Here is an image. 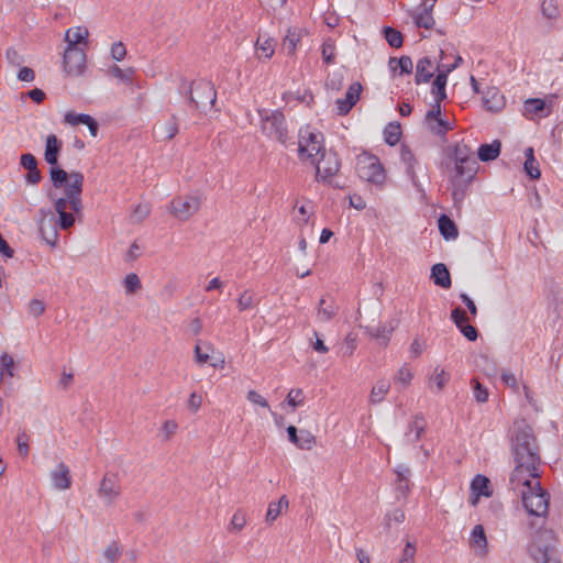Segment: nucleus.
<instances>
[{
  "label": "nucleus",
  "mask_w": 563,
  "mask_h": 563,
  "mask_svg": "<svg viewBox=\"0 0 563 563\" xmlns=\"http://www.w3.org/2000/svg\"><path fill=\"white\" fill-rule=\"evenodd\" d=\"M303 399H305V395H303V391L302 389L300 388H296V389H291L288 394H287V397H286V402L296 408L298 406H301L303 405Z\"/></svg>",
  "instance_id": "49"
},
{
  "label": "nucleus",
  "mask_w": 563,
  "mask_h": 563,
  "mask_svg": "<svg viewBox=\"0 0 563 563\" xmlns=\"http://www.w3.org/2000/svg\"><path fill=\"white\" fill-rule=\"evenodd\" d=\"M121 495V486L115 474H104L99 488L98 496L107 506L113 505L114 500Z\"/></svg>",
  "instance_id": "11"
},
{
  "label": "nucleus",
  "mask_w": 563,
  "mask_h": 563,
  "mask_svg": "<svg viewBox=\"0 0 563 563\" xmlns=\"http://www.w3.org/2000/svg\"><path fill=\"white\" fill-rule=\"evenodd\" d=\"M356 173L358 177L375 186H383L386 174L377 156L363 152L356 157Z\"/></svg>",
  "instance_id": "5"
},
{
  "label": "nucleus",
  "mask_w": 563,
  "mask_h": 563,
  "mask_svg": "<svg viewBox=\"0 0 563 563\" xmlns=\"http://www.w3.org/2000/svg\"><path fill=\"white\" fill-rule=\"evenodd\" d=\"M390 384L386 379L378 380L371 390L369 402L379 404L383 401L385 395L388 393Z\"/></svg>",
  "instance_id": "37"
},
{
  "label": "nucleus",
  "mask_w": 563,
  "mask_h": 563,
  "mask_svg": "<svg viewBox=\"0 0 563 563\" xmlns=\"http://www.w3.org/2000/svg\"><path fill=\"white\" fill-rule=\"evenodd\" d=\"M448 374L443 368L435 367L432 380L435 383L439 390H441L448 383Z\"/></svg>",
  "instance_id": "63"
},
{
  "label": "nucleus",
  "mask_w": 563,
  "mask_h": 563,
  "mask_svg": "<svg viewBox=\"0 0 563 563\" xmlns=\"http://www.w3.org/2000/svg\"><path fill=\"white\" fill-rule=\"evenodd\" d=\"M366 330L371 336L379 340L380 343L386 344L390 339L394 328L391 325L388 327L387 324H379L377 327H367Z\"/></svg>",
  "instance_id": "39"
},
{
  "label": "nucleus",
  "mask_w": 563,
  "mask_h": 563,
  "mask_svg": "<svg viewBox=\"0 0 563 563\" xmlns=\"http://www.w3.org/2000/svg\"><path fill=\"white\" fill-rule=\"evenodd\" d=\"M525 113L544 118L551 113V109L547 106L544 100L531 98L525 102Z\"/></svg>",
  "instance_id": "27"
},
{
  "label": "nucleus",
  "mask_w": 563,
  "mask_h": 563,
  "mask_svg": "<svg viewBox=\"0 0 563 563\" xmlns=\"http://www.w3.org/2000/svg\"><path fill=\"white\" fill-rule=\"evenodd\" d=\"M451 319L455 323L456 328H461V325L468 322L467 314L461 307H457L451 311Z\"/></svg>",
  "instance_id": "58"
},
{
  "label": "nucleus",
  "mask_w": 563,
  "mask_h": 563,
  "mask_svg": "<svg viewBox=\"0 0 563 563\" xmlns=\"http://www.w3.org/2000/svg\"><path fill=\"white\" fill-rule=\"evenodd\" d=\"M453 174L450 178L474 180L478 172L476 159L463 161V163H453Z\"/></svg>",
  "instance_id": "18"
},
{
  "label": "nucleus",
  "mask_w": 563,
  "mask_h": 563,
  "mask_svg": "<svg viewBox=\"0 0 563 563\" xmlns=\"http://www.w3.org/2000/svg\"><path fill=\"white\" fill-rule=\"evenodd\" d=\"M246 525V516L242 510H238L230 522V529L241 531Z\"/></svg>",
  "instance_id": "56"
},
{
  "label": "nucleus",
  "mask_w": 563,
  "mask_h": 563,
  "mask_svg": "<svg viewBox=\"0 0 563 563\" xmlns=\"http://www.w3.org/2000/svg\"><path fill=\"white\" fill-rule=\"evenodd\" d=\"M388 64L393 70H396L395 65H397L400 69L399 75H405V74L410 75L412 73V68H413L412 59L407 55H404L399 58L390 57Z\"/></svg>",
  "instance_id": "38"
},
{
  "label": "nucleus",
  "mask_w": 563,
  "mask_h": 563,
  "mask_svg": "<svg viewBox=\"0 0 563 563\" xmlns=\"http://www.w3.org/2000/svg\"><path fill=\"white\" fill-rule=\"evenodd\" d=\"M421 7V11L415 14L413 20L418 27L429 30L434 25V19L431 14L433 3H431L430 7H427V2H423Z\"/></svg>",
  "instance_id": "29"
},
{
  "label": "nucleus",
  "mask_w": 563,
  "mask_h": 563,
  "mask_svg": "<svg viewBox=\"0 0 563 563\" xmlns=\"http://www.w3.org/2000/svg\"><path fill=\"white\" fill-rule=\"evenodd\" d=\"M471 543L473 547L485 550L487 545L485 530L482 525H476L471 533Z\"/></svg>",
  "instance_id": "43"
},
{
  "label": "nucleus",
  "mask_w": 563,
  "mask_h": 563,
  "mask_svg": "<svg viewBox=\"0 0 563 563\" xmlns=\"http://www.w3.org/2000/svg\"><path fill=\"white\" fill-rule=\"evenodd\" d=\"M400 158L401 162L405 164L406 174L410 178L412 186L419 192L423 194L424 190L416 174V165L418 164V161L412 151L407 145L401 146Z\"/></svg>",
  "instance_id": "13"
},
{
  "label": "nucleus",
  "mask_w": 563,
  "mask_h": 563,
  "mask_svg": "<svg viewBox=\"0 0 563 563\" xmlns=\"http://www.w3.org/2000/svg\"><path fill=\"white\" fill-rule=\"evenodd\" d=\"M14 360L12 358V356H10L9 354L7 353H3L1 356H0V367L3 368V375H8L10 377H13L14 376Z\"/></svg>",
  "instance_id": "52"
},
{
  "label": "nucleus",
  "mask_w": 563,
  "mask_h": 563,
  "mask_svg": "<svg viewBox=\"0 0 563 563\" xmlns=\"http://www.w3.org/2000/svg\"><path fill=\"white\" fill-rule=\"evenodd\" d=\"M528 477L527 484H521L527 489L522 492V504L525 509L533 516L542 517L548 514L550 494L541 487L540 482H532Z\"/></svg>",
  "instance_id": "2"
},
{
  "label": "nucleus",
  "mask_w": 563,
  "mask_h": 563,
  "mask_svg": "<svg viewBox=\"0 0 563 563\" xmlns=\"http://www.w3.org/2000/svg\"><path fill=\"white\" fill-rule=\"evenodd\" d=\"M49 176L52 185L55 188H62L64 186L66 188L67 184L70 183V174L66 173L63 168L58 167L57 165L51 167Z\"/></svg>",
  "instance_id": "34"
},
{
  "label": "nucleus",
  "mask_w": 563,
  "mask_h": 563,
  "mask_svg": "<svg viewBox=\"0 0 563 563\" xmlns=\"http://www.w3.org/2000/svg\"><path fill=\"white\" fill-rule=\"evenodd\" d=\"M356 347V336L352 333H349L345 336V340L343 342V345L341 347L342 354L344 356H351Z\"/></svg>",
  "instance_id": "59"
},
{
  "label": "nucleus",
  "mask_w": 563,
  "mask_h": 563,
  "mask_svg": "<svg viewBox=\"0 0 563 563\" xmlns=\"http://www.w3.org/2000/svg\"><path fill=\"white\" fill-rule=\"evenodd\" d=\"M431 278L437 286L442 288H450L452 285L450 272L443 263H438L432 266Z\"/></svg>",
  "instance_id": "25"
},
{
  "label": "nucleus",
  "mask_w": 563,
  "mask_h": 563,
  "mask_svg": "<svg viewBox=\"0 0 563 563\" xmlns=\"http://www.w3.org/2000/svg\"><path fill=\"white\" fill-rule=\"evenodd\" d=\"M156 132L162 135L165 140H172L178 133V123L176 118L173 115L167 122L156 125Z\"/></svg>",
  "instance_id": "40"
},
{
  "label": "nucleus",
  "mask_w": 563,
  "mask_h": 563,
  "mask_svg": "<svg viewBox=\"0 0 563 563\" xmlns=\"http://www.w3.org/2000/svg\"><path fill=\"white\" fill-rule=\"evenodd\" d=\"M217 101V91L211 81H192L189 88V102L201 112L210 110Z\"/></svg>",
  "instance_id": "6"
},
{
  "label": "nucleus",
  "mask_w": 563,
  "mask_h": 563,
  "mask_svg": "<svg viewBox=\"0 0 563 563\" xmlns=\"http://www.w3.org/2000/svg\"><path fill=\"white\" fill-rule=\"evenodd\" d=\"M122 547L117 542L112 541L103 551V558L107 563H115L122 555Z\"/></svg>",
  "instance_id": "44"
},
{
  "label": "nucleus",
  "mask_w": 563,
  "mask_h": 563,
  "mask_svg": "<svg viewBox=\"0 0 563 563\" xmlns=\"http://www.w3.org/2000/svg\"><path fill=\"white\" fill-rule=\"evenodd\" d=\"M481 367L482 371L489 377H494L497 375V367L496 364L485 355H481Z\"/></svg>",
  "instance_id": "57"
},
{
  "label": "nucleus",
  "mask_w": 563,
  "mask_h": 563,
  "mask_svg": "<svg viewBox=\"0 0 563 563\" xmlns=\"http://www.w3.org/2000/svg\"><path fill=\"white\" fill-rule=\"evenodd\" d=\"M335 56V45L330 38L325 40L322 44V59L325 64H332Z\"/></svg>",
  "instance_id": "48"
},
{
  "label": "nucleus",
  "mask_w": 563,
  "mask_h": 563,
  "mask_svg": "<svg viewBox=\"0 0 563 563\" xmlns=\"http://www.w3.org/2000/svg\"><path fill=\"white\" fill-rule=\"evenodd\" d=\"M20 165L26 170H32L37 167V159L33 154L25 153L20 157Z\"/></svg>",
  "instance_id": "61"
},
{
  "label": "nucleus",
  "mask_w": 563,
  "mask_h": 563,
  "mask_svg": "<svg viewBox=\"0 0 563 563\" xmlns=\"http://www.w3.org/2000/svg\"><path fill=\"white\" fill-rule=\"evenodd\" d=\"M261 37L257 38L256 46L257 51L262 52L265 58H271L274 54V41L273 38H266L261 42Z\"/></svg>",
  "instance_id": "51"
},
{
  "label": "nucleus",
  "mask_w": 563,
  "mask_h": 563,
  "mask_svg": "<svg viewBox=\"0 0 563 563\" xmlns=\"http://www.w3.org/2000/svg\"><path fill=\"white\" fill-rule=\"evenodd\" d=\"M51 481L53 483V486L57 490H65L68 489L71 485V476L69 467L60 462L56 465L54 470L51 471Z\"/></svg>",
  "instance_id": "16"
},
{
  "label": "nucleus",
  "mask_w": 563,
  "mask_h": 563,
  "mask_svg": "<svg viewBox=\"0 0 563 563\" xmlns=\"http://www.w3.org/2000/svg\"><path fill=\"white\" fill-rule=\"evenodd\" d=\"M288 506H289V501L285 495H283L278 499V501H272L268 505L265 521L269 525L273 523L278 518V516L282 514V509L288 508Z\"/></svg>",
  "instance_id": "33"
},
{
  "label": "nucleus",
  "mask_w": 563,
  "mask_h": 563,
  "mask_svg": "<svg viewBox=\"0 0 563 563\" xmlns=\"http://www.w3.org/2000/svg\"><path fill=\"white\" fill-rule=\"evenodd\" d=\"M484 104L489 111H499L504 107V97L496 89H489L483 97Z\"/></svg>",
  "instance_id": "32"
},
{
  "label": "nucleus",
  "mask_w": 563,
  "mask_h": 563,
  "mask_svg": "<svg viewBox=\"0 0 563 563\" xmlns=\"http://www.w3.org/2000/svg\"><path fill=\"white\" fill-rule=\"evenodd\" d=\"M438 224H439L440 233L445 240H448V241L455 240L457 238V235H459L457 227L454 223V221L451 220L448 216H445V214L440 216L439 220H438Z\"/></svg>",
  "instance_id": "28"
},
{
  "label": "nucleus",
  "mask_w": 563,
  "mask_h": 563,
  "mask_svg": "<svg viewBox=\"0 0 563 563\" xmlns=\"http://www.w3.org/2000/svg\"><path fill=\"white\" fill-rule=\"evenodd\" d=\"M64 122L66 124H69L71 126L78 125V124H85L87 125L90 134L96 137L99 131V124L98 122L89 114L86 113H76L74 111H68L64 115Z\"/></svg>",
  "instance_id": "15"
},
{
  "label": "nucleus",
  "mask_w": 563,
  "mask_h": 563,
  "mask_svg": "<svg viewBox=\"0 0 563 563\" xmlns=\"http://www.w3.org/2000/svg\"><path fill=\"white\" fill-rule=\"evenodd\" d=\"M287 433L289 441L300 450H310L316 443V438L309 431L300 430L298 434L295 426H289Z\"/></svg>",
  "instance_id": "17"
},
{
  "label": "nucleus",
  "mask_w": 563,
  "mask_h": 563,
  "mask_svg": "<svg viewBox=\"0 0 563 563\" xmlns=\"http://www.w3.org/2000/svg\"><path fill=\"white\" fill-rule=\"evenodd\" d=\"M501 151V142L499 140H495L492 143L482 144L477 150L478 159L487 163L496 159Z\"/></svg>",
  "instance_id": "23"
},
{
  "label": "nucleus",
  "mask_w": 563,
  "mask_h": 563,
  "mask_svg": "<svg viewBox=\"0 0 563 563\" xmlns=\"http://www.w3.org/2000/svg\"><path fill=\"white\" fill-rule=\"evenodd\" d=\"M89 35L88 29L85 26H77L66 31L65 41L67 47H78L77 44L86 42Z\"/></svg>",
  "instance_id": "31"
},
{
  "label": "nucleus",
  "mask_w": 563,
  "mask_h": 563,
  "mask_svg": "<svg viewBox=\"0 0 563 563\" xmlns=\"http://www.w3.org/2000/svg\"><path fill=\"white\" fill-rule=\"evenodd\" d=\"M341 167L339 155L332 150H323L321 156L316 164V179L322 183H330Z\"/></svg>",
  "instance_id": "7"
},
{
  "label": "nucleus",
  "mask_w": 563,
  "mask_h": 563,
  "mask_svg": "<svg viewBox=\"0 0 563 563\" xmlns=\"http://www.w3.org/2000/svg\"><path fill=\"white\" fill-rule=\"evenodd\" d=\"M472 181L473 180L450 178L452 199L457 210H461Z\"/></svg>",
  "instance_id": "19"
},
{
  "label": "nucleus",
  "mask_w": 563,
  "mask_h": 563,
  "mask_svg": "<svg viewBox=\"0 0 563 563\" xmlns=\"http://www.w3.org/2000/svg\"><path fill=\"white\" fill-rule=\"evenodd\" d=\"M426 422L422 416H415L413 420L408 424V430L405 433V441L407 444H413L420 440L424 432Z\"/></svg>",
  "instance_id": "22"
},
{
  "label": "nucleus",
  "mask_w": 563,
  "mask_h": 563,
  "mask_svg": "<svg viewBox=\"0 0 563 563\" xmlns=\"http://www.w3.org/2000/svg\"><path fill=\"white\" fill-rule=\"evenodd\" d=\"M300 35L296 31L288 30L287 35L284 38L283 47L287 51L288 55L295 53Z\"/></svg>",
  "instance_id": "45"
},
{
  "label": "nucleus",
  "mask_w": 563,
  "mask_h": 563,
  "mask_svg": "<svg viewBox=\"0 0 563 563\" xmlns=\"http://www.w3.org/2000/svg\"><path fill=\"white\" fill-rule=\"evenodd\" d=\"M523 169L531 179H538L541 175L539 164L536 158L526 159L523 164Z\"/></svg>",
  "instance_id": "53"
},
{
  "label": "nucleus",
  "mask_w": 563,
  "mask_h": 563,
  "mask_svg": "<svg viewBox=\"0 0 563 563\" xmlns=\"http://www.w3.org/2000/svg\"><path fill=\"white\" fill-rule=\"evenodd\" d=\"M363 90L362 85L358 81L350 85L345 98L336 100V108L339 115H346L351 109L356 104Z\"/></svg>",
  "instance_id": "14"
},
{
  "label": "nucleus",
  "mask_w": 563,
  "mask_h": 563,
  "mask_svg": "<svg viewBox=\"0 0 563 563\" xmlns=\"http://www.w3.org/2000/svg\"><path fill=\"white\" fill-rule=\"evenodd\" d=\"M338 309L333 301L328 303L324 298H321L318 307V318L323 322L330 321L336 314Z\"/></svg>",
  "instance_id": "35"
},
{
  "label": "nucleus",
  "mask_w": 563,
  "mask_h": 563,
  "mask_svg": "<svg viewBox=\"0 0 563 563\" xmlns=\"http://www.w3.org/2000/svg\"><path fill=\"white\" fill-rule=\"evenodd\" d=\"M82 184L84 175L79 172H71L70 183H68L65 188V195L67 196L69 208L76 213L81 210L80 195L82 191Z\"/></svg>",
  "instance_id": "10"
},
{
  "label": "nucleus",
  "mask_w": 563,
  "mask_h": 563,
  "mask_svg": "<svg viewBox=\"0 0 563 563\" xmlns=\"http://www.w3.org/2000/svg\"><path fill=\"white\" fill-rule=\"evenodd\" d=\"M38 231L42 239L51 246H55L58 240V232L56 221L51 219L42 218L38 223Z\"/></svg>",
  "instance_id": "21"
},
{
  "label": "nucleus",
  "mask_w": 563,
  "mask_h": 563,
  "mask_svg": "<svg viewBox=\"0 0 563 563\" xmlns=\"http://www.w3.org/2000/svg\"><path fill=\"white\" fill-rule=\"evenodd\" d=\"M431 66L432 60L428 56L422 57L418 60L415 76V81L417 85L429 82L430 79L434 76L433 71L429 70Z\"/></svg>",
  "instance_id": "26"
},
{
  "label": "nucleus",
  "mask_w": 563,
  "mask_h": 563,
  "mask_svg": "<svg viewBox=\"0 0 563 563\" xmlns=\"http://www.w3.org/2000/svg\"><path fill=\"white\" fill-rule=\"evenodd\" d=\"M62 146L63 142L55 134H49L46 137L44 158L47 164L51 166L57 165Z\"/></svg>",
  "instance_id": "20"
},
{
  "label": "nucleus",
  "mask_w": 563,
  "mask_h": 563,
  "mask_svg": "<svg viewBox=\"0 0 563 563\" xmlns=\"http://www.w3.org/2000/svg\"><path fill=\"white\" fill-rule=\"evenodd\" d=\"M434 104L432 106L431 110H429L426 114L424 122L430 128V124L433 123L437 119L440 118L441 114V102H438V100H434Z\"/></svg>",
  "instance_id": "62"
},
{
  "label": "nucleus",
  "mask_w": 563,
  "mask_h": 563,
  "mask_svg": "<svg viewBox=\"0 0 563 563\" xmlns=\"http://www.w3.org/2000/svg\"><path fill=\"white\" fill-rule=\"evenodd\" d=\"M528 552L536 563L551 562L555 554L553 532L548 529L538 530L528 547Z\"/></svg>",
  "instance_id": "4"
},
{
  "label": "nucleus",
  "mask_w": 563,
  "mask_h": 563,
  "mask_svg": "<svg viewBox=\"0 0 563 563\" xmlns=\"http://www.w3.org/2000/svg\"><path fill=\"white\" fill-rule=\"evenodd\" d=\"M86 68V53L80 47H67L63 57V69L67 76L78 77Z\"/></svg>",
  "instance_id": "8"
},
{
  "label": "nucleus",
  "mask_w": 563,
  "mask_h": 563,
  "mask_svg": "<svg viewBox=\"0 0 563 563\" xmlns=\"http://www.w3.org/2000/svg\"><path fill=\"white\" fill-rule=\"evenodd\" d=\"M126 294H133L141 288V280L134 273L128 274L123 280Z\"/></svg>",
  "instance_id": "50"
},
{
  "label": "nucleus",
  "mask_w": 563,
  "mask_h": 563,
  "mask_svg": "<svg viewBox=\"0 0 563 563\" xmlns=\"http://www.w3.org/2000/svg\"><path fill=\"white\" fill-rule=\"evenodd\" d=\"M125 55H126V49L122 42H117V43L112 44L111 57L114 60L120 62L125 57Z\"/></svg>",
  "instance_id": "64"
},
{
  "label": "nucleus",
  "mask_w": 563,
  "mask_h": 563,
  "mask_svg": "<svg viewBox=\"0 0 563 563\" xmlns=\"http://www.w3.org/2000/svg\"><path fill=\"white\" fill-rule=\"evenodd\" d=\"M509 441L515 463L510 483L527 484L528 477L539 478L540 448L532 427L526 420L515 421L509 431Z\"/></svg>",
  "instance_id": "1"
},
{
  "label": "nucleus",
  "mask_w": 563,
  "mask_h": 563,
  "mask_svg": "<svg viewBox=\"0 0 563 563\" xmlns=\"http://www.w3.org/2000/svg\"><path fill=\"white\" fill-rule=\"evenodd\" d=\"M451 129L450 123L441 118L430 124V131L435 135H444Z\"/></svg>",
  "instance_id": "54"
},
{
  "label": "nucleus",
  "mask_w": 563,
  "mask_h": 563,
  "mask_svg": "<svg viewBox=\"0 0 563 563\" xmlns=\"http://www.w3.org/2000/svg\"><path fill=\"white\" fill-rule=\"evenodd\" d=\"M29 437L24 431H21L16 435L18 451L22 456L29 454Z\"/></svg>",
  "instance_id": "60"
},
{
  "label": "nucleus",
  "mask_w": 563,
  "mask_h": 563,
  "mask_svg": "<svg viewBox=\"0 0 563 563\" xmlns=\"http://www.w3.org/2000/svg\"><path fill=\"white\" fill-rule=\"evenodd\" d=\"M542 14L550 20L556 19L559 15V9L555 0H543L541 4Z\"/></svg>",
  "instance_id": "47"
},
{
  "label": "nucleus",
  "mask_w": 563,
  "mask_h": 563,
  "mask_svg": "<svg viewBox=\"0 0 563 563\" xmlns=\"http://www.w3.org/2000/svg\"><path fill=\"white\" fill-rule=\"evenodd\" d=\"M472 147L464 142L456 143L449 153V159L452 163H463V161L476 159L473 156Z\"/></svg>",
  "instance_id": "24"
},
{
  "label": "nucleus",
  "mask_w": 563,
  "mask_h": 563,
  "mask_svg": "<svg viewBox=\"0 0 563 563\" xmlns=\"http://www.w3.org/2000/svg\"><path fill=\"white\" fill-rule=\"evenodd\" d=\"M254 296L250 291L245 290L238 299V307L240 311H244L253 308Z\"/></svg>",
  "instance_id": "55"
},
{
  "label": "nucleus",
  "mask_w": 563,
  "mask_h": 563,
  "mask_svg": "<svg viewBox=\"0 0 563 563\" xmlns=\"http://www.w3.org/2000/svg\"><path fill=\"white\" fill-rule=\"evenodd\" d=\"M401 137V128L398 122H390L384 129V140L385 142L394 146L396 145Z\"/></svg>",
  "instance_id": "36"
},
{
  "label": "nucleus",
  "mask_w": 563,
  "mask_h": 563,
  "mask_svg": "<svg viewBox=\"0 0 563 563\" xmlns=\"http://www.w3.org/2000/svg\"><path fill=\"white\" fill-rule=\"evenodd\" d=\"M323 150L316 133L306 131L302 134V131L299 132L298 154L300 158H312Z\"/></svg>",
  "instance_id": "12"
},
{
  "label": "nucleus",
  "mask_w": 563,
  "mask_h": 563,
  "mask_svg": "<svg viewBox=\"0 0 563 563\" xmlns=\"http://www.w3.org/2000/svg\"><path fill=\"white\" fill-rule=\"evenodd\" d=\"M446 81L448 79L443 74H437L433 80L431 92L434 96V100H438V102H441L446 98Z\"/></svg>",
  "instance_id": "41"
},
{
  "label": "nucleus",
  "mask_w": 563,
  "mask_h": 563,
  "mask_svg": "<svg viewBox=\"0 0 563 563\" xmlns=\"http://www.w3.org/2000/svg\"><path fill=\"white\" fill-rule=\"evenodd\" d=\"M473 386V394L477 402L484 404L488 400V390L484 387L478 379L473 378L471 382Z\"/></svg>",
  "instance_id": "46"
},
{
  "label": "nucleus",
  "mask_w": 563,
  "mask_h": 563,
  "mask_svg": "<svg viewBox=\"0 0 563 563\" xmlns=\"http://www.w3.org/2000/svg\"><path fill=\"white\" fill-rule=\"evenodd\" d=\"M489 485L490 481L486 476L478 474L473 478L471 483V489L476 497H489L493 494Z\"/></svg>",
  "instance_id": "30"
},
{
  "label": "nucleus",
  "mask_w": 563,
  "mask_h": 563,
  "mask_svg": "<svg viewBox=\"0 0 563 563\" xmlns=\"http://www.w3.org/2000/svg\"><path fill=\"white\" fill-rule=\"evenodd\" d=\"M384 37L387 43L395 48H399L402 46L404 37L402 34L391 26H385L383 29Z\"/></svg>",
  "instance_id": "42"
},
{
  "label": "nucleus",
  "mask_w": 563,
  "mask_h": 563,
  "mask_svg": "<svg viewBox=\"0 0 563 563\" xmlns=\"http://www.w3.org/2000/svg\"><path fill=\"white\" fill-rule=\"evenodd\" d=\"M200 205L196 196H178L170 201L169 211L177 219L186 221L200 209Z\"/></svg>",
  "instance_id": "9"
},
{
  "label": "nucleus",
  "mask_w": 563,
  "mask_h": 563,
  "mask_svg": "<svg viewBox=\"0 0 563 563\" xmlns=\"http://www.w3.org/2000/svg\"><path fill=\"white\" fill-rule=\"evenodd\" d=\"M261 117L262 132L269 139L278 141L283 145H287L288 130L286 118L279 110L269 111L266 109L258 111Z\"/></svg>",
  "instance_id": "3"
}]
</instances>
